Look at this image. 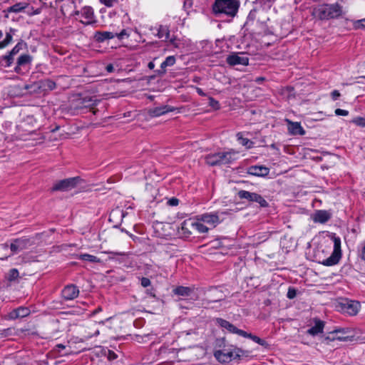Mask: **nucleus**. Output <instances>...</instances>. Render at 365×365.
Instances as JSON below:
<instances>
[{"mask_svg": "<svg viewBox=\"0 0 365 365\" xmlns=\"http://www.w3.org/2000/svg\"><path fill=\"white\" fill-rule=\"evenodd\" d=\"M297 290L293 287H289L287 291V297L289 299H292L296 297Z\"/></svg>", "mask_w": 365, "mask_h": 365, "instance_id": "37998d69", "label": "nucleus"}, {"mask_svg": "<svg viewBox=\"0 0 365 365\" xmlns=\"http://www.w3.org/2000/svg\"><path fill=\"white\" fill-rule=\"evenodd\" d=\"M40 84H41V86L42 92H46L47 91H53L56 88V83L49 78L41 80Z\"/></svg>", "mask_w": 365, "mask_h": 365, "instance_id": "bb28decb", "label": "nucleus"}, {"mask_svg": "<svg viewBox=\"0 0 365 365\" xmlns=\"http://www.w3.org/2000/svg\"><path fill=\"white\" fill-rule=\"evenodd\" d=\"M240 6V0H215L212 5V11L217 17L233 19L237 16Z\"/></svg>", "mask_w": 365, "mask_h": 365, "instance_id": "f257e3e1", "label": "nucleus"}, {"mask_svg": "<svg viewBox=\"0 0 365 365\" xmlns=\"http://www.w3.org/2000/svg\"><path fill=\"white\" fill-rule=\"evenodd\" d=\"M16 31V30L15 29H12V28H10L9 29V32H11V34H12V36L15 34V32Z\"/></svg>", "mask_w": 365, "mask_h": 365, "instance_id": "0e129e2a", "label": "nucleus"}, {"mask_svg": "<svg viewBox=\"0 0 365 365\" xmlns=\"http://www.w3.org/2000/svg\"><path fill=\"white\" fill-rule=\"evenodd\" d=\"M264 80V78L263 77H257L255 80L256 82L260 83Z\"/></svg>", "mask_w": 365, "mask_h": 365, "instance_id": "e2e57ef3", "label": "nucleus"}, {"mask_svg": "<svg viewBox=\"0 0 365 365\" xmlns=\"http://www.w3.org/2000/svg\"><path fill=\"white\" fill-rule=\"evenodd\" d=\"M352 25L354 29H365V18L352 21Z\"/></svg>", "mask_w": 365, "mask_h": 365, "instance_id": "58836bf2", "label": "nucleus"}, {"mask_svg": "<svg viewBox=\"0 0 365 365\" xmlns=\"http://www.w3.org/2000/svg\"><path fill=\"white\" fill-rule=\"evenodd\" d=\"M361 257L363 260L365 261V245L363 247L361 250Z\"/></svg>", "mask_w": 365, "mask_h": 365, "instance_id": "4d7b16f0", "label": "nucleus"}, {"mask_svg": "<svg viewBox=\"0 0 365 365\" xmlns=\"http://www.w3.org/2000/svg\"><path fill=\"white\" fill-rule=\"evenodd\" d=\"M197 220L216 227L220 223V220L217 213H205L197 216Z\"/></svg>", "mask_w": 365, "mask_h": 365, "instance_id": "dca6fc26", "label": "nucleus"}, {"mask_svg": "<svg viewBox=\"0 0 365 365\" xmlns=\"http://www.w3.org/2000/svg\"><path fill=\"white\" fill-rule=\"evenodd\" d=\"M23 45V41L19 42L8 53L14 58L22 49Z\"/></svg>", "mask_w": 365, "mask_h": 365, "instance_id": "ea45409f", "label": "nucleus"}, {"mask_svg": "<svg viewBox=\"0 0 365 365\" xmlns=\"http://www.w3.org/2000/svg\"><path fill=\"white\" fill-rule=\"evenodd\" d=\"M331 96L332 99L336 101L340 96V93L337 90H334L331 92Z\"/></svg>", "mask_w": 365, "mask_h": 365, "instance_id": "864d4df0", "label": "nucleus"}, {"mask_svg": "<svg viewBox=\"0 0 365 365\" xmlns=\"http://www.w3.org/2000/svg\"><path fill=\"white\" fill-rule=\"evenodd\" d=\"M157 36L159 38H165V41H168L170 37V30L168 26L160 25L158 29Z\"/></svg>", "mask_w": 365, "mask_h": 365, "instance_id": "2f4dec72", "label": "nucleus"}, {"mask_svg": "<svg viewBox=\"0 0 365 365\" xmlns=\"http://www.w3.org/2000/svg\"><path fill=\"white\" fill-rule=\"evenodd\" d=\"M14 62V58L8 53L6 55L0 56V68H9Z\"/></svg>", "mask_w": 365, "mask_h": 365, "instance_id": "c756f323", "label": "nucleus"}, {"mask_svg": "<svg viewBox=\"0 0 365 365\" xmlns=\"http://www.w3.org/2000/svg\"><path fill=\"white\" fill-rule=\"evenodd\" d=\"M32 245V241L27 237H22L11 240L9 245L11 251V255L17 254L24 250L28 249Z\"/></svg>", "mask_w": 365, "mask_h": 365, "instance_id": "9b49d317", "label": "nucleus"}, {"mask_svg": "<svg viewBox=\"0 0 365 365\" xmlns=\"http://www.w3.org/2000/svg\"><path fill=\"white\" fill-rule=\"evenodd\" d=\"M314 326L307 330V333L310 335L315 336L322 333L324 327V322L320 319H314Z\"/></svg>", "mask_w": 365, "mask_h": 365, "instance_id": "393cba45", "label": "nucleus"}, {"mask_svg": "<svg viewBox=\"0 0 365 365\" xmlns=\"http://www.w3.org/2000/svg\"><path fill=\"white\" fill-rule=\"evenodd\" d=\"M101 310V307H98V309H96L93 312V313H94V314H96V313H97V312H100Z\"/></svg>", "mask_w": 365, "mask_h": 365, "instance_id": "338daca9", "label": "nucleus"}, {"mask_svg": "<svg viewBox=\"0 0 365 365\" xmlns=\"http://www.w3.org/2000/svg\"><path fill=\"white\" fill-rule=\"evenodd\" d=\"M257 10L252 9L250 11L246 21V24H248L250 22H254L257 17Z\"/></svg>", "mask_w": 365, "mask_h": 365, "instance_id": "79ce46f5", "label": "nucleus"}, {"mask_svg": "<svg viewBox=\"0 0 365 365\" xmlns=\"http://www.w3.org/2000/svg\"><path fill=\"white\" fill-rule=\"evenodd\" d=\"M351 122L356 125L357 126L364 128L365 127V118L364 117H356L354 118Z\"/></svg>", "mask_w": 365, "mask_h": 365, "instance_id": "a19ab883", "label": "nucleus"}, {"mask_svg": "<svg viewBox=\"0 0 365 365\" xmlns=\"http://www.w3.org/2000/svg\"><path fill=\"white\" fill-rule=\"evenodd\" d=\"M12 39H13V36L11 34V32H6V38L4 39V41L5 42V43L7 46L9 45L11 43Z\"/></svg>", "mask_w": 365, "mask_h": 365, "instance_id": "3c124183", "label": "nucleus"}, {"mask_svg": "<svg viewBox=\"0 0 365 365\" xmlns=\"http://www.w3.org/2000/svg\"><path fill=\"white\" fill-rule=\"evenodd\" d=\"M197 93L201 96H205V93L203 92V91L200 88H197Z\"/></svg>", "mask_w": 365, "mask_h": 365, "instance_id": "13d9d810", "label": "nucleus"}, {"mask_svg": "<svg viewBox=\"0 0 365 365\" xmlns=\"http://www.w3.org/2000/svg\"><path fill=\"white\" fill-rule=\"evenodd\" d=\"M192 229L196 230L199 233H207L209 228L201 222L192 221Z\"/></svg>", "mask_w": 365, "mask_h": 365, "instance_id": "f704fd0d", "label": "nucleus"}, {"mask_svg": "<svg viewBox=\"0 0 365 365\" xmlns=\"http://www.w3.org/2000/svg\"><path fill=\"white\" fill-rule=\"evenodd\" d=\"M337 307L343 313L347 314L350 316L357 314L361 309V304L358 301L351 300L349 299H341L339 302Z\"/></svg>", "mask_w": 365, "mask_h": 365, "instance_id": "1a4fd4ad", "label": "nucleus"}, {"mask_svg": "<svg viewBox=\"0 0 365 365\" xmlns=\"http://www.w3.org/2000/svg\"><path fill=\"white\" fill-rule=\"evenodd\" d=\"M32 56L29 54L21 55L16 61V65L14 68L15 73L18 74H22L24 71H27L29 68V66L32 61Z\"/></svg>", "mask_w": 365, "mask_h": 365, "instance_id": "f8f14e48", "label": "nucleus"}, {"mask_svg": "<svg viewBox=\"0 0 365 365\" xmlns=\"http://www.w3.org/2000/svg\"><path fill=\"white\" fill-rule=\"evenodd\" d=\"M237 196L240 200H247L249 202H257L261 207L269 206L267 201L261 195L256 192L241 190L237 192Z\"/></svg>", "mask_w": 365, "mask_h": 365, "instance_id": "9d476101", "label": "nucleus"}, {"mask_svg": "<svg viewBox=\"0 0 365 365\" xmlns=\"http://www.w3.org/2000/svg\"><path fill=\"white\" fill-rule=\"evenodd\" d=\"M286 122L288 125V130L289 133L292 135H304L305 134L304 129L302 127L300 123L299 122H292L289 119H286Z\"/></svg>", "mask_w": 365, "mask_h": 365, "instance_id": "aec40b11", "label": "nucleus"}, {"mask_svg": "<svg viewBox=\"0 0 365 365\" xmlns=\"http://www.w3.org/2000/svg\"><path fill=\"white\" fill-rule=\"evenodd\" d=\"M148 67L150 69H153L155 68V63L153 61L148 63Z\"/></svg>", "mask_w": 365, "mask_h": 365, "instance_id": "052dcab7", "label": "nucleus"}, {"mask_svg": "<svg viewBox=\"0 0 365 365\" xmlns=\"http://www.w3.org/2000/svg\"><path fill=\"white\" fill-rule=\"evenodd\" d=\"M231 151L208 154L205 157L206 164L210 166H220L232 163L235 158Z\"/></svg>", "mask_w": 365, "mask_h": 365, "instance_id": "20e7f679", "label": "nucleus"}, {"mask_svg": "<svg viewBox=\"0 0 365 365\" xmlns=\"http://www.w3.org/2000/svg\"><path fill=\"white\" fill-rule=\"evenodd\" d=\"M315 13L321 20L337 19L345 14L342 6L337 3L321 5L315 9Z\"/></svg>", "mask_w": 365, "mask_h": 365, "instance_id": "f03ea898", "label": "nucleus"}, {"mask_svg": "<svg viewBox=\"0 0 365 365\" xmlns=\"http://www.w3.org/2000/svg\"><path fill=\"white\" fill-rule=\"evenodd\" d=\"M29 309L26 307H19L15 310L16 317H24L29 314Z\"/></svg>", "mask_w": 365, "mask_h": 365, "instance_id": "4c0bfd02", "label": "nucleus"}, {"mask_svg": "<svg viewBox=\"0 0 365 365\" xmlns=\"http://www.w3.org/2000/svg\"><path fill=\"white\" fill-rule=\"evenodd\" d=\"M57 346L61 348V349H64L65 348V346L63 345V344H58Z\"/></svg>", "mask_w": 365, "mask_h": 365, "instance_id": "774afa93", "label": "nucleus"}, {"mask_svg": "<svg viewBox=\"0 0 365 365\" xmlns=\"http://www.w3.org/2000/svg\"><path fill=\"white\" fill-rule=\"evenodd\" d=\"M175 108L168 105H165L150 109L149 114L153 117H158L165 113L173 112Z\"/></svg>", "mask_w": 365, "mask_h": 365, "instance_id": "412c9836", "label": "nucleus"}, {"mask_svg": "<svg viewBox=\"0 0 365 365\" xmlns=\"http://www.w3.org/2000/svg\"><path fill=\"white\" fill-rule=\"evenodd\" d=\"M41 84H40V81L34 82L31 84H26L24 86V89L29 91L30 93L37 94L42 93L41 90Z\"/></svg>", "mask_w": 365, "mask_h": 365, "instance_id": "c85d7f7f", "label": "nucleus"}, {"mask_svg": "<svg viewBox=\"0 0 365 365\" xmlns=\"http://www.w3.org/2000/svg\"><path fill=\"white\" fill-rule=\"evenodd\" d=\"M216 322L219 326L227 329L230 333L236 334L241 336L242 334H245V331L237 328L234 324H231L225 319L222 318H217Z\"/></svg>", "mask_w": 365, "mask_h": 365, "instance_id": "f3484780", "label": "nucleus"}, {"mask_svg": "<svg viewBox=\"0 0 365 365\" xmlns=\"http://www.w3.org/2000/svg\"><path fill=\"white\" fill-rule=\"evenodd\" d=\"M82 181L80 177H73L56 182L52 188V191L67 192L75 188Z\"/></svg>", "mask_w": 365, "mask_h": 365, "instance_id": "6e6552de", "label": "nucleus"}, {"mask_svg": "<svg viewBox=\"0 0 365 365\" xmlns=\"http://www.w3.org/2000/svg\"><path fill=\"white\" fill-rule=\"evenodd\" d=\"M339 332H341L340 329H335L333 331H331L329 333V335L324 338V340L325 341H334V340L344 341L345 340L344 337H341V336H337V334Z\"/></svg>", "mask_w": 365, "mask_h": 365, "instance_id": "473e14b6", "label": "nucleus"}, {"mask_svg": "<svg viewBox=\"0 0 365 365\" xmlns=\"http://www.w3.org/2000/svg\"><path fill=\"white\" fill-rule=\"evenodd\" d=\"M19 273L17 269L13 268L9 271V272L6 275V278L9 282H13L17 279L19 277Z\"/></svg>", "mask_w": 365, "mask_h": 365, "instance_id": "e433bc0d", "label": "nucleus"}, {"mask_svg": "<svg viewBox=\"0 0 365 365\" xmlns=\"http://www.w3.org/2000/svg\"><path fill=\"white\" fill-rule=\"evenodd\" d=\"M194 289L189 287L178 286L175 287L173 292L175 295L181 297H190Z\"/></svg>", "mask_w": 365, "mask_h": 365, "instance_id": "a878e982", "label": "nucleus"}, {"mask_svg": "<svg viewBox=\"0 0 365 365\" xmlns=\"http://www.w3.org/2000/svg\"><path fill=\"white\" fill-rule=\"evenodd\" d=\"M78 259L83 260V261L90 262H100V259H98L97 257H96L94 255H89V254L80 255L78 257Z\"/></svg>", "mask_w": 365, "mask_h": 365, "instance_id": "c9c22d12", "label": "nucleus"}, {"mask_svg": "<svg viewBox=\"0 0 365 365\" xmlns=\"http://www.w3.org/2000/svg\"><path fill=\"white\" fill-rule=\"evenodd\" d=\"M175 39H176L175 37H172V38L169 37V39L168 41H169L171 44H173L175 47H177V46L175 43Z\"/></svg>", "mask_w": 365, "mask_h": 365, "instance_id": "bf43d9fd", "label": "nucleus"}, {"mask_svg": "<svg viewBox=\"0 0 365 365\" xmlns=\"http://www.w3.org/2000/svg\"><path fill=\"white\" fill-rule=\"evenodd\" d=\"M106 70L108 73H113L115 71V68L113 64L109 63L106 66Z\"/></svg>", "mask_w": 365, "mask_h": 365, "instance_id": "6e6d98bb", "label": "nucleus"}, {"mask_svg": "<svg viewBox=\"0 0 365 365\" xmlns=\"http://www.w3.org/2000/svg\"><path fill=\"white\" fill-rule=\"evenodd\" d=\"M165 61L166 62L167 65H168V66H172L175 63V58L173 56H170L165 58Z\"/></svg>", "mask_w": 365, "mask_h": 365, "instance_id": "de8ad7c7", "label": "nucleus"}, {"mask_svg": "<svg viewBox=\"0 0 365 365\" xmlns=\"http://www.w3.org/2000/svg\"><path fill=\"white\" fill-rule=\"evenodd\" d=\"M331 240L334 242V249L331 255L327 258L322 259V260L319 259V263L327 267L337 264L342 256L340 237L336 236L335 234H332Z\"/></svg>", "mask_w": 365, "mask_h": 365, "instance_id": "39448f33", "label": "nucleus"}, {"mask_svg": "<svg viewBox=\"0 0 365 365\" xmlns=\"http://www.w3.org/2000/svg\"><path fill=\"white\" fill-rule=\"evenodd\" d=\"M98 102L100 100L97 99L96 96H78L71 101L69 110L72 114L81 113L84 109L93 108Z\"/></svg>", "mask_w": 365, "mask_h": 365, "instance_id": "7ed1b4c3", "label": "nucleus"}, {"mask_svg": "<svg viewBox=\"0 0 365 365\" xmlns=\"http://www.w3.org/2000/svg\"><path fill=\"white\" fill-rule=\"evenodd\" d=\"M29 5V4L26 2H19L7 8L6 11L9 13H19L24 11V9H26Z\"/></svg>", "mask_w": 365, "mask_h": 365, "instance_id": "cd10ccee", "label": "nucleus"}, {"mask_svg": "<svg viewBox=\"0 0 365 365\" xmlns=\"http://www.w3.org/2000/svg\"><path fill=\"white\" fill-rule=\"evenodd\" d=\"M227 63L230 66L243 65L247 66L249 63V58L245 56H240L237 53L229 55L227 57Z\"/></svg>", "mask_w": 365, "mask_h": 365, "instance_id": "a211bd4d", "label": "nucleus"}, {"mask_svg": "<svg viewBox=\"0 0 365 365\" xmlns=\"http://www.w3.org/2000/svg\"><path fill=\"white\" fill-rule=\"evenodd\" d=\"M168 204L170 206H177L179 204V200L175 197H172L168 201Z\"/></svg>", "mask_w": 365, "mask_h": 365, "instance_id": "603ef678", "label": "nucleus"}, {"mask_svg": "<svg viewBox=\"0 0 365 365\" xmlns=\"http://www.w3.org/2000/svg\"><path fill=\"white\" fill-rule=\"evenodd\" d=\"M115 35L110 31H96L93 38L98 43L104 42L106 40L112 39Z\"/></svg>", "mask_w": 365, "mask_h": 365, "instance_id": "b1692460", "label": "nucleus"}, {"mask_svg": "<svg viewBox=\"0 0 365 365\" xmlns=\"http://www.w3.org/2000/svg\"><path fill=\"white\" fill-rule=\"evenodd\" d=\"M7 46V45L5 43L4 40L2 41H0V49L4 48Z\"/></svg>", "mask_w": 365, "mask_h": 365, "instance_id": "680f3d73", "label": "nucleus"}, {"mask_svg": "<svg viewBox=\"0 0 365 365\" xmlns=\"http://www.w3.org/2000/svg\"><path fill=\"white\" fill-rule=\"evenodd\" d=\"M336 115L346 116L349 114V111L341 108H336L334 111Z\"/></svg>", "mask_w": 365, "mask_h": 365, "instance_id": "09e8293b", "label": "nucleus"}, {"mask_svg": "<svg viewBox=\"0 0 365 365\" xmlns=\"http://www.w3.org/2000/svg\"><path fill=\"white\" fill-rule=\"evenodd\" d=\"M97 354L100 356L98 365H122L118 360V354L112 350L100 347Z\"/></svg>", "mask_w": 365, "mask_h": 365, "instance_id": "0eeeda50", "label": "nucleus"}, {"mask_svg": "<svg viewBox=\"0 0 365 365\" xmlns=\"http://www.w3.org/2000/svg\"><path fill=\"white\" fill-rule=\"evenodd\" d=\"M78 294L79 289L76 285L73 284H70L65 286L61 291V297L66 301L73 300L77 298Z\"/></svg>", "mask_w": 365, "mask_h": 365, "instance_id": "ddd939ff", "label": "nucleus"}, {"mask_svg": "<svg viewBox=\"0 0 365 365\" xmlns=\"http://www.w3.org/2000/svg\"><path fill=\"white\" fill-rule=\"evenodd\" d=\"M114 34L120 40L123 39L125 36H126V37L129 36V34H128V32L125 29H123L119 34Z\"/></svg>", "mask_w": 365, "mask_h": 365, "instance_id": "49530a36", "label": "nucleus"}, {"mask_svg": "<svg viewBox=\"0 0 365 365\" xmlns=\"http://www.w3.org/2000/svg\"><path fill=\"white\" fill-rule=\"evenodd\" d=\"M100 2L107 7H112L118 3V0H99Z\"/></svg>", "mask_w": 365, "mask_h": 365, "instance_id": "a18cd8bd", "label": "nucleus"}, {"mask_svg": "<svg viewBox=\"0 0 365 365\" xmlns=\"http://www.w3.org/2000/svg\"><path fill=\"white\" fill-rule=\"evenodd\" d=\"M243 353L242 350L233 346H224L222 350L214 351V356L220 363H228L233 359H238Z\"/></svg>", "mask_w": 365, "mask_h": 365, "instance_id": "423d86ee", "label": "nucleus"}, {"mask_svg": "<svg viewBox=\"0 0 365 365\" xmlns=\"http://www.w3.org/2000/svg\"><path fill=\"white\" fill-rule=\"evenodd\" d=\"M246 173L257 177H265L269 173V169L264 165H252L247 169Z\"/></svg>", "mask_w": 365, "mask_h": 365, "instance_id": "2eb2a0df", "label": "nucleus"}, {"mask_svg": "<svg viewBox=\"0 0 365 365\" xmlns=\"http://www.w3.org/2000/svg\"><path fill=\"white\" fill-rule=\"evenodd\" d=\"M242 336H243L245 338H249V339H252L253 341H255L262 346H264V344H266V341L264 340L260 339L259 337H258L255 335L252 334L251 333H247L245 331V334H242Z\"/></svg>", "mask_w": 365, "mask_h": 365, "instance_id": "72a5a7b5", "label": "nucleus"}, {"mask_svg": "<svg viewBox=\"0 0 365 365\" xmlns=\"http://www.w3.org/2000/svg\"><path fill=\"white\" fill-rule=\"evenodd\" d=\"M331 218V214L327 210H320L314 214L313 220L315 222L325 223Z\"/></svg>", "mask_w": 365, "mask_h": 365, "instance_id": "4be33fe9", "label": "nucleus"}, {"mask_svg": "<svg viewBox=\"0 0 365 365\" xmlns=\"http://www.w3.org/2000/svg\"><path fill=\"white\" fill-rule=\"evenodd\" d=\"M81 15L85 19V21L81 20V23L85 25H90L96 23L94 20L93 9L91 6H85L81 10Z\"/></svg>", "mask_w": 365, "mask_h": 365, "instance_id": "6ab92c4d", "label": "nucleus"}, {"mask_svg": "<svg viewBox=\"0 0 365 365\" xmlns=\"http://www.w3.org/2000/svg\"><path fill=\"white\" fill-rule=\"evenodd\" d=\"M209 106L215 110H218L220 107L219 102L212 97L209 98Z\"/></svg>", "mask_w": 365, "mask_h": 365, "instance_id": "c03bdc74", "label": "nucleus"}, {"mask_svg": "<svg viewBox=\"0 0 365 365\" xmlns=\"http://www.w3.org/2000/svg\"><path fill=\"white\" fill-rule=\"evenodd\" d=\"M236 136L239 143L245 146L247 149H250L254 147V143L248 138H244L242 133H237Z\"/></svg>", "mask_w": 365, "mask_h": 365, "instance_id": "7c9ffc66", "label": "nucleus"}, {"mask_svg": "<svg viewBox=\"0 0 365 365\" xmlns=\"http://www.w3.org/2000/svg\"><path fill=\"white\" fill-rule=\"evenodd\" d=\"M190 228H192V220H184L180 225L179 229V232L184 237H189L192 232L190 231Z\"/></svg>", "mask_w": 365, "mask_h": 365, "instance_id": "5701e85b", "label": "nucleus"}, {"mask_svg": "<svg viewBox=\"0 0 365 365\" xmlns=\"http://www.w3.org/2000/svg\"><path fill=\"white\" fill-rule=\"evenodd\" d=\"M168 65H167L166 62L164 61L161 63V65H160V68H161L162 71H158V73H159V74H163V73H165V68H166V67H168Z\"/></svg>", "mask_w": 365, "mask_h": 365, "instance_id": "5fc2aeb1", "label": "nucleus"}, {"mask_svg": "<svg viewBox=\"0 0 365 365\" xmlns=\"http://www.w3.org/2000/svg\"><path fill=\"white\" fill-rule=\"evenodd\" d=\"M140 284L143 287H148L150 285L151 282L150 280L147 277H142L140 279Z\"/></svg>", "mask_w": 365, "mask_h": 365, "instance_id": "8fccbe9b", "label": "nucleus"}, {"mask_svg": "<svg viewBox=\"0 0 365 365\" xmlns=\"http://www.w3.org/2000/svg\"><path fill=\"white\" fill-rule=\"evenodd\" d=\"M224 343V340H217V344L220 347L222 344Z\"/></svg>", "mask_w": 365, "mask_h": 365, "instance_id": "69168bd1", "label": "nucleus"}, {"mask_svg": "<svg viewBox=\"0 0 365 365\" xmlns=\"http://www.w3.org/2000/svg\"><path fill=\"white\" fill-rule=\"evenodd\" d=\"M223 299L222 292L217 288H212L209 290L206 297L202 299L203 304L208 305L212 302H217Z\"/></svg>", "mask_w": 365, "mask_h": 365, "instance_id": "4468645a", "label": "nucleus"}]
</instances>
